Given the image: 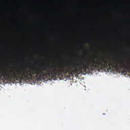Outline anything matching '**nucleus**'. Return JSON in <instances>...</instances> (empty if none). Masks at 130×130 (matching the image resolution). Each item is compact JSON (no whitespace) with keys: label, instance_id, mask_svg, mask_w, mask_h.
<instances>
[{"label":"nucleus","instance_id":"obj_1","mask_svg":"<svg viewBox=\"0 0 130 130\" xmlns=\"http://www.w3.org/2000/svg\"><path fill=\"white\" fill-rule=\"evenodd\" d=\"M87 70L90 71V60L86 61L85 63L80 61L77 63H74L73 65L71 64L66 70L61 69L60 67H58V69L56 67H51L49 69L42 67V80L50 78L51 76L56 77L60 72L63 73L66 78H68L69 76L67 75L68 73L71 75H74V74H80L83 71L87 72Z\"/></svg>","mask_w":130,"mask_h":130},{"label":"nucleus","instance_id":"obj_2","mask_svg":"<svg viewBox=\"0 0 130 130\" xmlns=\"http://www.w3.org/2000/svg\"><path fill=\"white\" fill-rule=\"evenodd\" d=\"M84 46H85L84 44H81V45H80L81 48H84Z\"/></svg>","mask_w":130,"mask_h":130}]
</instances>
